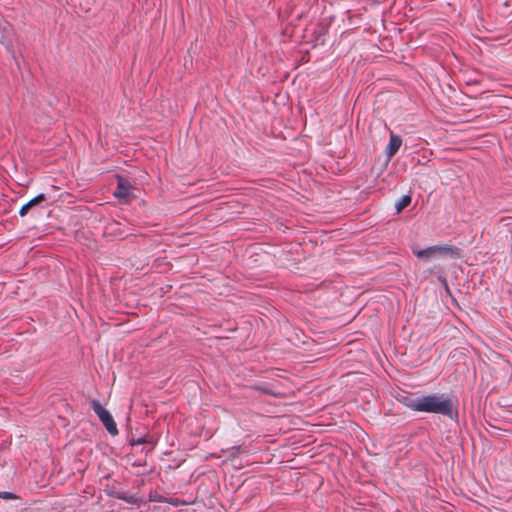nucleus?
<instances>
[{
	"label": "nucleus",
	"instance_id": "nucleus-1",
	"mask_svg": "<svg viewBox=\"0 0 512 512\" xmlns=\"http://www.w3.org/2000/svg\"><path fill=\"white\" fill-rule=\"evenodd\" d=\"M407 406L414 411L435 413L453 418L455 409L452 401L444 394H430L411 399Z\"/></svg>",
	"mask_w": 512,
	"mask_h": 512
},
{
	"label": "nucleus",
	"instance_id": "nucleus-2",
	"mask_svg": "<svg viewBox=\"0 0 512 512\" xmlns=\"http://www.w3.org/2000/svg\"><path fill=\"white\" fill-rule=\"evenodd\" d=\"M413 253L420 259L429 260L437 257L458 258L459 249L452 245H435L425 249L413 248Z\"/></svg>",
	"mask_w": 512,
	"mask_h": 512
},
{
	"label": "nucleus",
	"instance_id": "nucleus-3",
	"mask_svg": "<svg viewBox=\"0 0 512 512\" xmlns=\"http://www.w3.org/2000/svg\"><path fill=\"white\" fill-rule=\"evenodd\" d=\"M91 406L93 411L99 417L102 424L105 426L106 430L109 432V434H111L112 436L118 435L117 425L110 412L103 408L101 404L96 400H93L91 402Z\"/></svg>",
	"mask_w": 512,
	"mask_h": 512
},
{
	"label": "nucleus",
	"instance_id": "nucleus-4",
	"mask_svg": "<svg viewBox=\"0 0 512 512\" xmlns=\"http://www.w3.org/2000/svg\"><path fill=\"white\" fill-rule=\"evenodd\" d=\"M114 196L123 204L129 203L134 197L129 182L123 177H118V185L114 191Z\"/></svg>",
	"mask_w": 512,
	"mask_h": 512
},
{
	"label": "nucleus",
	"instance_id": "nucleus-5",
	"mask_svg": "<svg viewBox=\"0 0 512 512\" xmlns=\"http://www.w3.org/2000/svg\"><path fill=\"white\" fill-rule=\"evenodd\" d=\"M401 145H402L401 137L391 133L390 134L389 143H388V145L386 147L387 157L389 159L392 158L397 153V151L399 150Z\"/></svg>",
	"mask_w": 512,
	"mask_h": 512
},
{
	"label": "nucleus",
	"instance_id": "nucleus-6",
	"mask_svg": "<svg viewBox=\"0 0 512 512\" xmlns=\"http://www.w3.org/2000/svg\"><path fill=\"white\" fill-rule=\"evenodd\" d=\"M45 199H46V197L44 194H39L36 197H34L33 199H31L30 201H28L26 204H24L21 207V209L19 211L20 216H25L32 207L40 204Z\"/></svg>",
	"mask_w": 512,
	"mask_h": 512
},
{
	"label": "nucleus",
	"instance_id": "nucleus-7",
	"mask_svg": "<svg viewBox=\"0 0 512 512\" xmlns=\"http://www.w3.org/2000/svg\"><path fill=\"white\" fill-rule=\"evenodd\" d=\"M411 203V197L409 195L402 196L395 204L397 214H399L404 208Z\"/></svg>",
	"mask_w": 512,
	"mask_h": 512
},
{
	"label": "nucleus",
	"instance_id": "nucleus-8",
	"mask_svg": "<svg viewBox=\"0 0 512 512\" xmlns=\"http://www.w3.org/2000/svg\"><path fill=\"white\" fill-rule=\"evenodd\" d=\"M146 439L145 438H139L137 440H135L132 444L133 445H139V444H143V443H146Z\"/></svg>",
	"mask_w": 512,
	"mask_h": 512
},
{
	"label": "nucleus",
	"instance_id": "nucleus-9",
	"mask_svg": "<svg viewBox=\"0 0 512 512\" xmlns=\"http://www.w3.org/2000/svg\"><path fill=\"white\" fill-rule=\"evenodd\" d=\"M0 497L10 499V498H12V494L9 492H3V493H0Z\"/></svg>",
	"mask_w": 512,
	"mask_h": 512
}]
</instances>
